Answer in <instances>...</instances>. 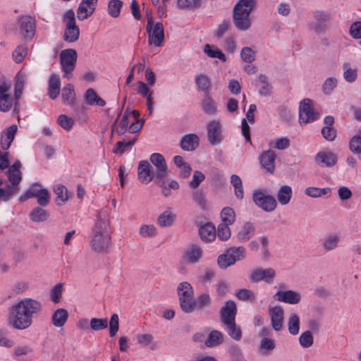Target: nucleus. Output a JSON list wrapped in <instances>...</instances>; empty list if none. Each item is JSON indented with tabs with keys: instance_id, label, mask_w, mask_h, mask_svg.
Returning a JSON list of instances; mask_svg holds the SVG:
<instances>
[{
	"instance_id": "nucleus-50",
	"label": "nucleus",
	"mask_w": 361,
	"mask_h": 361,
	"mask_svg": "<svg viewBox=\"0 0 361 361\" xmlns=\"http://www.w3.org/2000/svg\"><path fill=\"white\" fill-rule=\"evenodd\" d=\"M202 106L204 111L209 115H214L216 113V107L214 102L208 94L202 99Z\"/></svg>"
},
{
	"instance_id": "nucleus-11",
	"label": "nucleus",
	"mask_w": 361,
	"mask_h": 361,
	"mask_svg": "<svg viewBox=\"0 0 361 361\" xmlns=\"http://www.w3.org/2000/svg\"><path fill=\"white\" fill-rule=\"evenodd\" d=\"M21 166L20 161L17 160L9 166L6 171V176L10 183L8 186L12 189L14 193L19 191V184L22 180Z\"/></svg>"
},
{
	"instance_id": "nucleus-3",
	"label": "nucleus",
	"mask_w": 361,
	"mask_h": 361,
	"mask_svg": "<svg viewBox=\"0 0 361 361\" xmlns=\"http://www.w3.org/2000/svg\"><path fill=\"white\" fill-rule=\"evenodd\" d=\"M255 4V0H240L235 5L233 11V20L238 30L246 31L250 28L252 20L250 15Z\"/></svg>"
},
{
	"instance_id": "nucleus-36",
	"label": "nucleus",
	"mask_w": 361,
	"mask_h": 361,
	"mask_svg": "<svg viewBox=\"0 0 361 361\" xmlns=\"http://www.w3.org/2000/svg\"><path fill=\"white\" fill-rule=\"evenodd\" d=\"M293 195V190L290 186L284 185H282L278 190L276 197L280 204H288Z\"/></svg>"
},
{
	"instance_id": "nucleus-6",
	"label": "nucleus",
	"mask_w": 361,
	"mask_h": 361,
	"mask_svg": "<svg viewBox=\"0 0 361 361\" xmlns=\"http://www.w3.org/2000/svg\"><path fill=\"white\" fill-rule=\"evenodd\" d=\"M146 30L148 34V44L155 47L163 46L164 42V29L162 23H154L152 16L147 18Z\"/></svg>"
},
{
	"instance_id": "nucleus-7",
	"label": "nucleus",
	"mask_w": 361,
	"mask_h": 361,
	"mask_svg": "<svg viewBox=\"0 0 361 361\" xmlns=\"http://www.w3.org/2000/svg\"><path fill=\"white\" fill-rule=\"evenodd\" d=\"M252 200L257 207L266 212H271L277 207V202L275 197L270 195H266L260 190L253 192Z\"/></svg>"
},
{
	"instance_id": "nucleus-1",
	"label": "nucleus",
	"mask_w": 361,
	"mask_h": 361,
	"mask_svg": "<svg viewBox=\"0 0 361 361\" xmlns=\"http://www.w3.org/2000/svg\"><path fill=\"white\" fill-rule=\"evenodd\" d=\"M42 304L40 301L25 298L9 308L8 324L13 329L23 330L29 328L33 319L40 316Z\"/></svg>"
},
{
	"instance_id": "nucleus-21",
	"label": "nucleus",
	"mask_w": 361,
	"mask_h": 361,
	"mask_svg": "<svg viewBox=\"0 0 361 361\" xmlns=\"http://www.w3.org/2000/svg\"><path fill=\"white\" fill-rule=\"evenodd\" d=\"M275 298L282 302L296 305L301 300V295L298 292L293 290L285 291L279 290L274 295Z\"/></svg>"
},
{
	"instance_id": "nucleus-13",
	"label": "nucleus",
	"mask_w": 361,
	"mask_h": 361,
	"mask_svg": "<svg viewBox=\"0 0 361 361\" xmlns=\"http://www.w3.org/2000/svg\"><path fill=\"white\" fill-rule=\"evenodd\" d=\"M315 23L313 27L317 34L324 33L329 29L328 23H330L331 15L329 12L322 10H317L313 12Z\"/></svg>"
},
{
	"instance_id": "nucleus-52",
	"label": "nucleus",
	"mask_w": 361,
	"mask_h": 361,
	"mask_svg": "<svg viewBox=\"0 0 361 361\" xmlns=\"http://www.w3.org/2000/svg\"><path fill=\"white\" fill-rule=\"evenodd\" d=\"M227 252L230 255L233 261L235 263L236 261L241 260L245 257V248L243 246L237 247H231Z\"/></svg>"
},
{
	"instance_id": "nucleus-37",
	"label": "nucleus",
	"mask_w": 361,
	"mask_h": 361,
	"mask_svg": "<svg viewBox=\"0 0 361 361\" xmlns=\"http://www.w3.org/2000/svg\"><path fill=\"white\" fill-rule=\"evenodd\" d=\"M85 97L87 104L97 105L99 106H104L106 105L105 101L99 97L92 88L87 90Z\"/></svg>"
},
{
	"instance_id": "nucleus-51",
	"label": "nucleus",
	"mask_w": 361,
	"mask_h": 361,
	"mask_svg": "<svg viewBox=\"0 0 361 361\" xmlns=\"http://www.w3.org/2000/svg\"><path fill=\"white\" fill-rule=\"evenodd\" d=\"M288 331L292 335H297L300 329V318L296 314H292L288 321Z\"/></svg>"
},
{
	"instance_id": "nucleus-64",
	"label": "nucleus",
	"mask_w": 361,
	"mask_h": 361,
	"mask_svg": "<svg viewBox=\"0 0 361 361\" xmlns=\"http://www.w3.org/2000/svg\"><path fill=\"white\" fill-rule=\"evenodd\" d=\"M350 149L355 154L361 153V137L360 135L353 136L349 143Z\"/></svg>"
},
{
	"instance_id": "nucleus-4",
	"label": "nucleus",
	"mask_w": 361,
	"mask_h": 361,
	"mask_svg": "<svg viewBox=\"0 0 361 361\" xmlns=\"http://www.w3.org/2000/svg\"><path fill=\"white\" fill-rule=\"evenodd\" d=\"M63 21L65 23L63 40L69 43L76 42L80 37V28L76 25L75 15L73 9L68 10L63 15Z\"/></svg>"
},
{
	"instance_id": "nucleus-57",
	"label": "nucleus",
	"mask_w": 361,
	"mask_h": 361,
	"mask_svg": "<svg viewBox=\"0 0 361 361\" xmlns=\"http://www.w3.org/2000/svg\"><path fill=\"white\" fill-rule=\"evenodd\" d=\"M231 235L229 225L220 224L216 231V236L221 240H227Z\"/></svg>"
},
{
	"instance_id": "nucleus-39",
	"label": "nucleus",
	"mask_w": 361,
	"mask_h": 361,
	"mask_svg": "<svg viewBox=\"0 0 361 361\" xmlns=\"http://www.w3.org/2000/svg\"><path fill=\"white\" fill-rule=\"evenodd\" d=\"M63 102L68 105H73L75 99V93L73 86L68 83L66 85L61 92Z\"/></svg>"
},
{
	"instance_id": "nucleus-19",
	"label": "nucleus",
	"mask_w": 361,
	"mask_h": 361,
	"mask_svg": "<svg viewBox=\"0 0 361 361\" xmlns=\"http://www.w3.org/2000/svg\"><path fill=\"white\" fill-rule=\"evenodd\" d=\"M315 162L320 167L331 168L336 165L337 156L331 151H319L315 156Z\"/></svg>"
},
{
	"instance_id": "nucleus-31",
	"label": "nucleus",
	"mask_w": 361,
	"mask_h": 361,
	"mask_svg": "<svg viewBox=\"0 0 361 361\" xmlns=\"http://www.w3.org/2000/svg\"><path fill=\"white\" fill-rule=\"evenodd\" d=\"M228 335L235 341H239L242 338V329L237 325L235 321L221 324Z\"/></svg>"
},
{
	"instance_id": "nucleus-44",
	"label": "nucleus",
	"mask_w": 361,
	"mask_h": 361,
	"mask_svg": "<svg viewBox=\"0 0 361 361\" xmlns=\"http://www.w3.org/2000/svg\"><path fill=\"white\" fill-rule=\"evenodd\" d=\"M222 222L221 224L232 225L235 220V214L231 207H224L221 212Z\"/></svg>"
},
{
	"instance_id": "nucleus-62",
	"label": "nucleus",
	"mask_w": 361,
	"mask_h": 361,
	"mask_svg": "<svg viewBox=\"0 0 361 361\" xmlns=\"http://www.w3.org/2000/svg\"><path fill=\"white\" fill-rule=\"evenodd\" d=\"M314 338L310 331H306L300 334L299 343L303 348H309L313 344Z\"/></svg>"
},
{
	"instance_id": "nucleus-25",
	"label": "nucleus",
	"mask_w": 361,
	"mask_h": 361,
	"mask_svg": "<svg viewBox=\"0 0 361 361\" xmlns=\"http://www.w3.org/2000/svg\"><path fill=\"white\" fill-rule=\"evenodd\" d=\"M255 234V226L252 222L246 221L240 227L236 238L238 241L245 243L251 239Z\"/></svg>"
},
{
	"instance_id": "nucleus-16",
	"label": "nucleus",
	"mask_w": 361,
	"mask_h": 361,
	"mask_svg": "<svg viewBox=\"0 0 361 361\" xmlns=\"http://www.w3.org/2000/svg\"><path fill=\"white\" fill-rule=\"evenodd\" d=\"M220 322L221 324L235 321L237 307L233 300H228L220 310Z\"/></svg>"
},
{
	"instance_id": "nucleus-5",
	"label": "nucleus",
	"mask_w": 361,
	"mask_h": 361,
	"mask_svg": "<svg viewBox=\"0 0 361 361\" xmlns=\"http://www.w3.org/2000/svg\"><path fill=\"white\" fill-rule=\"evenodd\" d=\"M77 58V51L73 49H66L61 51L59 59L63 78L70 80L73 77L72 73L75 70Z\"/></svg>"
},
{
	"instance_id": "nucleus-35",
	"label": "nucleus",
	"mask_w": 361,
	"mask_h": 361,
	"mask_svg": "<svg viewBox=\"0 0 361 361\" xmlns=\"http://www.w3.org/2000/svg\"><path fill=\"white\" fill-rule=\"evenodd\" d=\"M195 80L197 90L208 94L212 87V81L209 77L205 74L200 73L195 76Z\"/></svg>"
},
{
	"instance_id": "nucleus-42",
	"label": "nucleus",
	"mask_w": 361,
	"mask_h": 361,
	"mask_svg": "<svg viewBox=\"0 0 361 361\" xmlns=\"http://www.w3.org/2000/svg\"><path fill=\"white\" fill-rule=\"evenodd\" d=\"M231 183L234 188L235 197L239 200H242L244 197V191L240 178L238 175L233 174L231 176Z\"/></svg>"
},
{
	"instance_id": "nucleus-29",
	"label": "nucleus",
	"mask_w": 361,
	"mask_h": 361,
	"mask_svg": "<svg viewBox=\"0 0 361 361\" xmlns=\"http://www.w3.org/2000/svg\"><path fill=\"white\" fill-rule=\"evenodd\" d=\"M199 137L196 134L184 135L180 140V147L185 151H194L199 145Z\"/></svg>"
},
{
	"instance_id": "nucleus-28",
	"label": "nucleus",
	"mask_w": 361,
	"mask_h": 361,
	"mask_svg": "<svg viewBox=\"0 0 361 361\" xmlns=\"http://www.w3.org/2000/svg\"><path fill=\"white\" fill-rule=\"evenodd\" d=\"M137 140V135H134L130 137H126L122 140L116 143L113 152L114 154H122L126 152L129 147L133 146Z\"/></svg>"
},
{
	"instance_id": "nucleus-23",
	"label": "nucleus",
	"mask_w": 361,
	"mask_h": 361,
	"mask_svg": "<svg viewBox=\"0 0 361 361\" xmlns=\"http://www.w3.org/2000/svg\"><path fill=\"white\" fill-rule=\"evenodd\" d=\"M275 160L276 154L271 149L264 151L259 157V163L262 168L269 173H273L274 171Z\"/></svg>"
},
{
	"instance_id": "nucleus-56",
	"label": "nucleus",
	"mask_w": 361,
	"mask_h": 361,
	"mask_svg": "<svg viewBox=\"0 0 361 361\" xmlns=\"http://www.w3.org/2000/svg\"><path fill=\"white\" fill-rule=\"evenodd\" d=\"M212 305V299L208 293H202L195 300L196 309L200 310Z\"/></svg>"
},
{
	"instance_id": "nucleus-41",
	"label": "nucleus",
	"mask_w": 361,
	"mask_h": 361,
	"mask_svg": "<svg viewBox=\"0 0 361 361\" xmlns=\"http://www.w3.org/2000/svg\"><path fill=\"white\" fill-rule=\"evenodd\" d=\"M53 190L56 195V202L57 205H61L68 200V190L63 185L57 184L54 187Z\"/></svg>"
},
{
	"instance_id": "nucleus-48",
	"label": "nucleus",
	"mask_w": 361,
	"mask_h": 361,
	"mask_svg": "<svg viewBox=\"0 0 361 361\" xmlns=\"http://www.w3.org/2000/svg\"><path fill=\"white\" fill-rule=\"evenodd\" d=\"M123 2L121 0H110L108 3V13L112 18H118L120 16Z\"/></svg>"
},
{
	"instance_id": "nucleus-27",
	"label": "nucleus",
	"mask_w": 361,
	"mask_h": 361,
	"mask_svg": "<svg viewBox=\"0 0 361 361\" xmlns=\"http://www.w3.org/2000/svg\"><path fill=\"white\" fill-rule=\"evenodd\" d=\"M18 130V126L16 124L11 125L7 128L1 134V145L4 150H7L10 147L14 140L15 135Z\"/></svg>"
},
{
	"instance_id": "nucleus-38",
	"label": "nucleus",
	"mask_w": 361,
	"mask_h": 361,
	"mask_svg": "<svg viewBox=\"0 0 361 361\" xmlns=\"http://www.w3.org/2000/svg\"><path fill=\"white\" fill-rule=\"evenodd\" d=\"M305 194L309 197L317 198L321 197H329L331 195L330 188L308 187L305 190Z\"/></svg>"
},
{
	"instance_id": "nucleus-43",
	"label": "nucleus",
	"mask_w": 361,
	"mask_h": 361,
	"mask_svg": "<svg viewBox=\"0 0 361 361\" xmlns=\"http://www.w3.org/2000/svg\"><path fill=\"white\" fill-rule=\"evenodd\" d=\"M179 298L193 297L194 291L190 283L186 281L179 283L177 288Z\"/></svg>"
},
{
	"instance_id": "nucleus-58",
	"label": "nucleus",
	"mask_w": 361,
	"mask_h": 361,
	"mask_svg": "<svg viewBox=\"0 0 361 361\" xmlns=\"http://www.w3.org/2000/svg\"><path fill=\"white\" fill-rule=\"evenodd\" d=\"M90 325L94 331H100L107 328L108 320L106 318H92L90 319Z\"/></svg>"
},
{
	"instance_id": "nucleus-54",
	"label": "nucleus",
	"mask_w": 361,
	"mask_h": 361,
	"mask_svg": "<svg viewBox=\"0 0 361 361\" xmlns=\"http://www.w3.org/2000/svg\"><path fill=\"white\" fill-rule=\"evenodd\" d=\"M259 80L262 84V87L259 90V93L262 96L269 95L271 92L272 87L268 81V78L264 74H260L259 76Z\"/></svg>"
},
{
	"instance_id": "nucleus-12",
	"label": "nucleus",
	"mask_w": 361,
	"mask_h": 361,
	"mask_svg": "<svg viewBox=\"0 0 361 361\" xmlns=\"http://www.w3.org/2000/svg\"><path fill=\"white\" fill-rule=\"evenodd\" d=\"M208 140L212 145L220 144L224 140L222 126L217 120H213L207 125Z\"/></svg>"
},
{
	"instance_id": "nucleus-32",
	"label": "nucleus",
	"mask_w": 361,
	"mask_h": 361,
	"mask_svg": "<svg viewBox=\"0 0 361 361\" xmlns=\"http://www.w3.org/2000/svg\"><path fill=\"white\" fill-rule=\"evenodd\" d=\"M121 111L122 109L120 110L116 121L111 126L112 131L115 130L118 135H123L126 132H127V129L128 128V111H126V112L123 114L121 120L118 123L117 127L115 128L116 125L121 115Z\"/></svg>"
},
{
	"instance_id": "nucleus-47",
	"label": "nucleus",
	"mask_w": 361,
	"mask_h": 361,
	"mask_svg": "<svg viewBox=\"0 0 361 361\" xmlns=\"http://www.w3.org/2000/svg\"><path fill=\"white\" fill-rule=\"evenodd\" d=\"M48 216V212L39 207L34 208L30 214V219L35 222L44 221Z\"/></svg>"
},
{
	"instance_id": "nucleus-15",
	"label": "nucleus",
	"mask_w": 361,
	"mask_h": 361,
	"mask_svg": "<svg viewBox=\"0 0 361 361\" xmlns=\"http://www.w3.org/2000/svg\"><path fill=\"white\" fill-rule=\"evenodd\" d=\"M11 85L4 80H0V110L7 112L13 106V98L8 93Z\"/></svg>"
},
{
	"instance_id": "nucleus-30",
	"label": "nucleus",
	"mask_w": 361,
	"mask_h": 361,
	"mask_svg": "<svg viewBox=\"0 0 361 361\" xmlns=\"http://www.w3.org/2000/svg\"><path fill=\"white\" fill-rule=\"evenodd\" d=\"M225 338V335L221 331L212 330L208 334L204 344L209 348H215L223 344Z\"/></svg>"
},
{
	"instance_id": "nucleus-61",
	"label": "nucleus",
	"mask_w": 361,
	"mask_h": 361,
	"mask_svg": "<svg viewBox=\"0 0 361 361\" xmlns=\"http://www.w3.org/2000/svg\"><path fill=\"white\" fill-rule=\"evenodd\" d=\"M177 6L181 9L197 8L201 6V0H178Z\"/></svg>"
},
{
	"instance_id": "nucleus-45",
	"label": "nucleus",
	"mask_w": 361,
	"mask_h": 361,
	"mask_svg": "<svg viewBox=\"0 0 361 361\" xmlns=\"http://www.w3.org/2000/svg\"><path fill=\"white\" fill-rule=\"evenodd\" d=\"M236 298L241 301L255 302L257 299L256 293L250 289L242 288L235 293Z\"/></svg>"
},
{
	"instance_id": "nucleus-10",
	"label": "nucleus",
	"mask_w": 361,
	"mask_h": 361,
	"mask_svg": "<svg viewBox=\"0 0 361 361\" xmlns=\"http://www.w3.org/2000/svg\"><path fill=\"white\" fill-rule=\"evenodd\" d=\"M276 276V271L271 267L267 269L257 268L250 273L249 279L252 283L264 281L267 284H272Z\"/></svg>"
},
{
	"instance_id": "nucleus-40",
	"label": "nucleus",
	"mask_w": 361,
	"mask_h": 361,
	"mask_svg": "<svg viewBox=\"0 0 361 361\" xmlns=\"http://www.w3.org/2000/svg\"><path fill=\"white\" fill-rule=\"evenodd\" d=\"M176 219V215L169 209L163 212L157 219V223L161 227L171 226Z\"/></svg>"
},
{
	"instance_id": "nucleus-9",
	"label": "nucleus",
	"mask_w": 361,
	"mask_h": 361,
	"mask_svg": "<svg viewBox=\"0 0 361 361\" xmlns=\"http://www.w3.org/2000/svg\"><path fill=\"white\" fill-rule=\"evenodd\" d=\"M313 102L310 99H304L299 107V122L302 124H307L317 120L319 114L314 111Z\"/></svg>"
},
{
	"instance_id": "nucleus-17",
	"label": "nucleus",
	"mask_w": 361,
	"mask_h": 361,
	"mask_svg": "<svg viewBox=\"0 0 361 361\" xmlns=\"http://www.w3.org/2000/svg\"><path fill=\"white\" fill-rule=\"evenodd\" d=\"M98 0H82L77 9V18L84 20L92 16L96 8Z\"/></svg>"
},
{
	"instance_id": "nucleus-14",
	"label": "nucleus",
	"mask_w": 361,
	"mask_h": 361,
	"mask_svg": "<svg viewBox=\"0 0 361 361\" xmlns=\"http://www.w3.org/2000/svg\"><path fill=\"white\" fill-rule=\"evenodd\" d=\"M203 257L202 247L196 243H192L187 247L182 255V259L189 264H197Z\"/></svg>"
},
{
	"instance_id": "nucleus-59",
	"label": "nucleus",
	"mask_w": 361,
	"mask_h": 361,
	"mask_svg": "<svg viewBox=\"0 0 361 361\" xmlns=\"http://www.w3.org/2000/svg\"><path fill=\"white\" fill-rule=\"evenodd\" d=\"M240 56L244 61L251 63L255 60L256 52L252 48L245 47L241 49Z\"/></svg>"
},
{
	"instance_id": "nucleus-55",
	"label": "nucleus",
	"mask_w": 361,
	"mask_h": 361,
	"mask_svg": "<svg viewBox=\"0 0 361 361\" xmlns=\"http://www.w3.org/2000/svg\"><path fill=\"white\" fill-rule=\"evenodd\" d=\"M269 145L271 147L280 150H284L289 147L290 140L286 137H281L274 140L270 141Z\"/></svg>"
},
{
	"instance_id": "nucleus-60",
	"label": "nucleus",
	"mask_w": 361,
	"mask_h": 361,
	"mask_svg": "<svg viewBox=\"0 0 361 361\" xmlns=\"http://www.w3.org/2000/svg\"><path fill=\"white\" fill-rule=\"evenodd\" d=\"M63 283H59L55 285L50 291V298L54 304L59 302L62 295Z\"/></svg>"
},
{
	"instance_id": "nucleus-22",
	"label": "nucleus",
	"mask_w": 361,
	"mask_h": 361,
	"mask_svg": "<svg viewBox=\"0 0 361 361\" xmlns=\"http://www.w3.org/2000/svg\"><path fill=\"white\" fill-rule=\"evenodd\" d=\"M341 242V235L338 233H329L322 240L321 245L325 252L336 250Z\"/></svg>"
},
{
	"instance_id": "nucleus-63",
	"label": "nucleus",
	"mask_w": 361,
	"mask_h": 361,
	"mask_svg": "<svg viewBox=\"0 0 361 361\" xmlns=\"http://www.w3.org/2000/svg\"><path fill=\"white\" fill-rule=\"evenodd\" d=\"M217 263L219 267L221 269H226L227 267L235 264L233 261V258L231 259L228 252L219 256L217 259Z\"/></svg>"
},
{
	"instance_id": "nucleus-49",
	"label": "nucleus",
	"mask_w": 361,
	"mask_h": 361,
	"mask_svg": "<svg viewBox=\"0 0 361 361\" xmlns=\"http://www.w3.org/2000/svg\"><path fill=\"white\" fill-rule=\"evenodd\" d=\"M181 310L185 313H191L196 309L193 297L179 298Z\"/></svg>"
},
{
	"instance_id": "nucleus-33",
	"label": "nucleus",
	"mask_w": 361,
	"mask_h": 361,
	"mask_svg": "<svg viewBox=\"0 0 361 361\" xmlns=\"http://www.w3.org/2000/svg\"><path fill=\"white\" fill-rule=\"evenodd\" d=\"M199 234L202 240L210 242L216 237L215 226L212 224L207 223L200 228Z\"/></svg>"
},
{
	"instance_id": "nucleus-53",
	"label": "nucleus",
	"mask_w": 361,
	"mask_h": 361,
	"mask_svg": "<svg viewBox=\"0 0 361 361\" xmlns=\"http://www.w3.org/2000/svg\"><path fill=\"white\" fill-rule=\"evenodd\" d=\"M139 234L142 238H154L157 235V230L154 225H142L139 230Z\"/></svg>"
},
{
	"instance_id": "nucleus-8",
	"label": "nucleus",
	"mask_w": 361,
	"mask_h": 361,
	"mask_svg": "<svg viewBox=\"0 0 361 361\" xmlns=\"http://www.w3.org/2000/svg\"><path fill=\"white\" fill-rule=\"evenodd\" d=\"M150 161L156 167L155 182L159 185L164 184V178L168 174V166L164 157L160 153H153L150 156Z\"/></svg>"
},
{
	"instance_id": "nucleus-20",
	"label": "nucleus",
	"mask_w": 361,
	"mask_h": 361,
	"mask_svg": "<svg viewBox=\"0 0 361 361\" xmlns=\"http://www.w3.org/2000/svg\"><path fill=\"white\" fill-rule=\"evenodd\" d=\"M138 179L140 182L147 184L155 179V172L147 161H141L137 168Z\"/></svg>"
},
{
	"instance_id": "nucleus-18",
	"label": "nucleus",
	"mask_w": 361,
	"mask_h": 361,
	"mask_svg": "<svg viewBox=\"0 0 361 361\" xmlns=\"http://www.w3.org/2000/svg\"><path fill=\"white\" fill-rule=\"evenodd\" d=\"M20 33L24 38H32L35 32V21L31 16H22L18 19Z\"/></svg>"
},
{
	"instance_id": "nucleus-2",
	"label": "nucleus",
	"mask_w": 361,
	"mask_h": 361,
	"mask_svg": "<svg viewBox=\"0 0 361 361\" xmlns=\"http://www.w3.org/2000/svg\"><path fill=\"white\" fill-rule=\"evenodd\" d=\"M90 245L92 249L97 253L108 252L111 245L109 221L102 219L100 214L97 215L92 229Z\"/></svg>"
},
{
	"instance_id": "nucleus-46",
	"label": "nucleus",
	"mask_w": 361,
	"mask_h": 361,
	"mask_svg": "<svg viewBox=\"0 0 361 361\" xmlns=\"http://www.w3.org/2000/svg\"><path fill=\"white\" fill-rule=\"evenodd\" d=\"M204 52L210 58H217L224 62L226 61V55L220 49L210 46L209 44L204 45Z\"/></svg>"
},
{
	"instance_id": "nucleus-24",
	"label": "nucleus",
	"mask_w": 361,
	"mask_h": 361,
	"mask_svg": "<svg viewBox=\"0 0 361 361\" xmlns=\"http://www.w3.org/2000/svg\"><path fill=\"white\" fill-rule=\"evenodd\" d=\"M61 79L58 73H53L50 75L48 81V95L50 99H56L60 93Z\"/></svg>"
},
{
	"instance_id": "nucleus-26",
	"label": "nucleus",
	"mask_w": 361,
	"mask_h": 361,
	"mask_svg": "<svg viewBox=\"0 0 361 361\" xmlns=\"http://www.w3.org/2000/svg\"><path fill=\"white\" fill-rule=\"evenodd\" d=\"M269 314L273 329L276 331H281L283 328L284 314L283 308L280 306H276L270 310Z\"/></svg>"
},
{
	"instance_id": "nucleus-34",
	"label": "nucleus",
	"mask_w": 361,
	"mask_h": 361,
	"mask_svg": "<svg viewBox=\"0 0 361 361\" xmlns=\"http://www.w3.org/2000/svg\"><path fill=\"white\" fill-rule=\"evenodd\" d=\"M68 318V311L64 308H59L53 313L51 317V322L54 326L62 327L67 322Z\"/></svg>"
}]
</instances>
